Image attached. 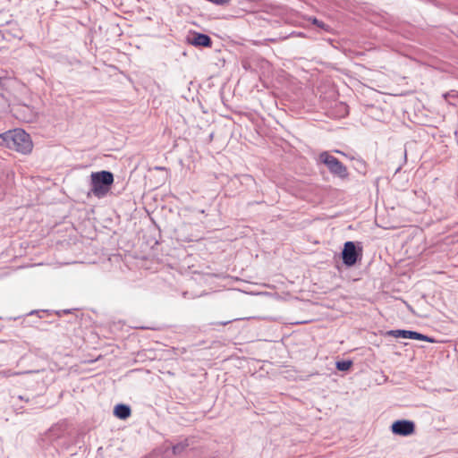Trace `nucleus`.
<instances>
[{
	"mask_svg": "<svg viewBox=\"0 0 458 458\" xmlns=\"http://www.w3.org/2000/svg\"><path fill=\"white\" fill-rule=\"evenodd\" d=\"M0 146L6 147L22 154L30 153L33 148L30 135L21 129L0 134Z\"/></svg>",
	"mask_w": 458,
	"mask_h": 458,
	"instance_id": "nucleus-1",
	"label": "nucleus"
},
{
	"mask_svg": "<svg viewBox=\"0 0 458 458\" xmlns=\"http://www.w3.org/2000/svg\"><path fill=\"white\" fill-rule=\"evenodd\" d=\"M114 183V175L108 171L94 172L90 174L91 192L97 198L105 197L112 184Z\"/></svg>",
	"mask_w": 458,
	"mask_h": 458,
	"instance_id": "nucleus-2",
	"label": "nucleus"
},
{
	"mask_svg": "<svg viewBox=\"0 0 458 458\" xmlns=\"http://www.w3.org/2000/svg\"><path fill=\"white\" fill-rule=\"evenodd\" d=\"M319 160L327 166L332 174L341 178H346L348 176L346 166L328 152L324 151L320 153Z\"/></svg>",
	"mask_w": 458,
	"mask_h": 458,
	"instance_id": "nucleus-3",
	"label": "nucleus"
},
{
	"mask_svg": "<svg viewBox=\"0 0 458 458\" xmlns=\"http://www.w3.org/2000/svg\"><path fill=\"white\" fill-rule=\"evenodd\" d=\"M391 429L394 435L406 437L414 433L415 425L411 420H400L392 424Z\"/></svg>",
	"mask_w": 458,
	"mask_h": 458,
	"instance_id": "nucleus-4",
	"label": "nucleus"
},
{
	"mask_svg": "<svg viewBox=\"0 0 458 458\" xmlns=\"http://www.w3.org/2000/svg\"><path fill=\"white\" fill-rule=\"evenodd\" d=\"M343 261L346 266H353L358 259V253L356 251L355 244L352 242H347L344 243V247L342 252Z\"/></svg>",
	"mask_w": 458,
	"mask_h": 458,
	"instance_id": "nucleus-5",
	"label": "nucleus"
},
{
	"mask_svg": "<svg viewBox=\"0 0 458 458\" xmlns=\"http://www.w3.org/2000/svg\"><path fill=\"white\" fill-rule=\"evenodd\" d=\"M189 43L195 47H210L212 46V40L209 36L199 32L193 34L192 38L189 39Z\"/></svg>",
	"mask_w": 458,
	"mask_h": 458,
	"instance_id": "nucleus-6",
	"label": "nucleus"
},
{
	"mask_svg": "<svg viewBox=\"0 0 458 458\" xmlns=\"http://www.w3.org/2000/svg\"><path fill=\"white\" fill-rule=\"evenodd\" d=\"M131 411L130 406H128L126 404H123V403L117 404L114 410V414L117 418L122 419V420H125V419L129 418L131 416Z\"/></svg>",
	"mask_w": 458,
	"mask_h": 458,
	"instance_id": "nucleus-7",
	"label": "nucleus"
},
{
	"mask_svg": "<svg viewBox=\"0 0 458 458\" xmlns=\"http://www.w3.org/2000/svg\"><path fill=\"white\" fill-rule=\"evenodd\" d=\"M411 331V330H403V329H396V330H390L386 334L388 335H391L395 338H410Z\"/></svg>",
	"mask_w": 458,
	"mask_h": 458,
	"instance_id": "nucleus-8",
	"label": "nucleus"
},
{
	"mask_svg": "<svg viewBox=\"0 0 458 458\" xmlns=\"http://www.w3.org/2000/svg\"><path fill=\"white\" fill-rule=\"evenodd\" d=\"M410 335H411V336L409 339L426 341V342H429V343L436 342L435 339H433L426 335L416 332V331H411V333Z\"/></svg>",
	"mask_w": 458,
	"mask_h": 458,
	"instance_id": "nucleus-9",
	"label": "nucleus"
},
{
	"mask_svg": "<svg viewBox=\"0 0 458 458\" xmlns=\"http://www.w3.org/2000/svg\"><path fill=\"white\" fill-rule=\"evenodd\" d=\"M352 365V360H340L335 363V367L340 371L348 370Z\"/></svg>",
	"mask_w": 458,
	"mask_h": 458,
	"instance_id": "nucleus-10",
	"label": "nucleus"
},
{
	"mask_svg": "<svg viewBox=\"0 0 458 458\" xmlns=\"http://www.w3.org/2000/svg\"><path fill=\"white\" fill-rule=\"evenodd\" d=\"M309 21H310L314 25L328 31L329 30V27L325 24L323 21L318 20L317 18H310Z\"/></svg>",
	"mask_w": 458,
	"mask_h": 458,
	"instance_id": "nucleus-11",
	"label": "nucleus"
},
{
	"mask_svg": "<svg viewBox=\"0 0 458 458\" xmlns=\"http://www.w3.org/2000/svg\"><path fill=\"white\" fill-rule=\"evenodd\" d=\"M185 446H186V445H185V444H183V443H179V444H177V445H174V446H173V452H174V454H177L182 453V452L184 450Z\"/></svg>",
	"mask_w": 458,
	"mask_h": 458,
	"instance_id": "nucleus-12",
	"label": "nucleus"
},
{
	"mask_svg": "<svg viewBox=\"0 0 458 458\" xmlns=\"http://www.w3.org/2000/svg\"><path fill=\"white\" fill-rule=\"evenodd\" d=\"M20 374H21V372H14L12 370H4V371L0 372V375H3L4 377H13V376L20 375Z\"/></svg>",
	"mask_w": 458,
	"mask_h": 458,
	"instance_id": "nucleus-13",
	"label": "nucleus"
},
{
	"mask_svg": "<svg viewBox=\"0 0 458 458\" xmlns=\"http://www.w3.org/2000/svg\"><path fill=\"white\" fill-rule=\"evenodd\" d=\"M250 293L254 294L253 293ZM256 294L269 297V298H277L275 294L267 293V292H260V293H257Z\"/></svg>",
	"mask_w": 458,
	"mask_h": 458,
	"instance_id": "nucleus-14",
	"label": "nucleus"
},
{
	"mask_svg": "<svg viewBox=\"0 0 458 458\" xmlns=\"http://www.w3.org/2000/svg\"><path fill=\"white\" fill-rule=\"evenodd\" d=\"M78 310H79L78 308L67 309V310H62V312L64 313V315H65V314H71V313H72V311Z\"/></svg>",
	"mask_w": 458,
	"mask_h": 458,
	"instance_id": "nucleus-15",
	"label": "nucleus"
},
{
	"mask_svg": "<svg viewBox=\"0 0 458 458\" xmlns=\"http://www.w3.org/2000/svg\"><path fill=\"white\" fill-rule=\"evenodd\" d=\"M239 319L240 318H233V319L227 320V321L219 322L218 324L222 325V326H226V325L230 324L231 322L236 321V320H239Z\"/></svg>",
	"mask_w": 458,
	"mask_h": 458,
	"instance_id": "nucleus-16",
	"label": "nucleus"
},
{
	"mask_svg": "<svg viewBox=\"0 0 458 458\" xmlns=\"http://www.w3.org/2000/svg\"><path fill=\"white\" fill-rule=\"evenodd\" d=\"M55 315L58 316V317H62L64 315V313L62 312V310H55Z\"/></svg>",
	"mask_w": 458,
	"mask_h": 458,
	"instance_id": "nucleus-17",
	"label": "nucleus"
},
{
	"mask_svg": "<svg viewBox=\"0 0 458 458\" xmlns=\"http://www.w3.org/2000/svg\"><path fill=\"white\" fill-rule=\"evenodd\" d=\"M17 398H18L19 400H21V401H26V402H29V398H24L22 395H19Z\"/></svg>",
	"mask_w": 458,
	"mask_h": 458,
	"instance_id": "nucleus-18",
	"label": "nucleus"
},
{
	"mask_svg": "<svg viewBox=\"0 0 458 458\" xmlns=\"http://www.w3.org/2000/svg\"><path fill=\"white\" fill-rule=\"evenodd\" d=\"M39 311L38 310H32L29 313V315H33V314H36V313H38Z\"/></svg>",
	"mask_w": 458,
	"mask_h": 458,
	"instance_id": "nucleus-19",
	"label": "nucleus"
},
{
	"mask_svg": "<svg viewBox=\"0 0 458 458\" xmlns=\"http://www.w3.org/2000/svg\"><path fill=\"white\" fill-rule=\"evenodd\" d=\"M186 293H187L186 292L182 293L183 297H186Z\"/></svg>",
	"mask_w": 458,
	"mask_h": 458,
	"instance_id": "nucleus-20",
	"label": "nucleus"
}]
</instances>
